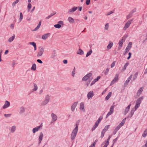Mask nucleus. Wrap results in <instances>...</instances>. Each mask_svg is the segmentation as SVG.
I'll return each instance as SVG.
<instances>
[{
  "label": "nucleus",
  "mask_w": 147,
  "mask_h": 147,
  "mask_svg": "<svg viewBox=\"0 0 147 147\" xmlns=\"http://www.w3.org/2000/svg\"><path fill=\"white\" fill-rule=\"evenodd\" d=\"M63 62L64 64H66L67 63V60H63Z\"/></svg>",
  "instance_id": "obj_62"
},
{
  "label": "nucleus",
  "mask_w": 147,
  "mask_h": 147,
  "mask_svg": "<svg viewBox=\"0 0 147 147\" xmlns=\"http://www.w3.org/2000/svg\"><path fill=\"white\" fill-rule=\"evenodd\" d=\"M10 27L12 29H13L14 28V25L13 24H11L10 25Z\"/></svg>",
  "instance_id": "obj_63"
},
{
  "label": "nucleus",
  "mask_w": 147,
  "mask_h": 147,
  "mask_svg": "<svg viewBox=\"0 0 147 147\" xmlns=\"http://www.w3.org/2000/svg\"><path fill=\"white\" fill-rule=\"evenodd\" d=\"M102 118H103V117H102V116H100L99 118H98V120L97 121H98V122H99L100 123V122L101 121V120L102 119Z\"/></svg>",
  "instance_id": "obj_49"
},
{
  "label": "nucleus",
  "mask_w": 147,
  "mask_h": 147,
  "mask_svg": "<svg viewBox=\"0 0 147 147\" xmlns=\"http://www.w3.org/2000/svg\"><path fill=\"white\" fill-rule=\"evenodd\" d=\"M129 63H126L123 66L124 70L126 69L127 67L129 65Z\"/></svg>",
  "instance_id": "obj_44"
},
{
  "label": "nucleus",
  "mask_w": 147,
  "mask_h": 147,
  "mask_svg": "<svg viewBox=\"0 0 147 147\" xmlns=\"http://www.w3.org/2000/svg\"><path fill=\"white\" fill-rule=\"evenodd\" d=\"M42 127V125L41 124L39 126L36 127L32 129L33 132L34 133H35L36 132L38 131L40 128Z\"/></svg>",
  "instance_id": "obj_15"
},
{
  "label": "nucleus",
  "mask_w": 147,
  "mask_h": 147,
  "mask_svg": "<svg viewBox=\"0 0 147 147\" xmlns=\"http://www.w3.org/2000/svg\"><path fill=\"white\" fill-rule=\"evenodd\" d=\"M10 105L9 102L7 100H6L5 101V104L3 107V109H5L8 107Z\"/></svg>",
  "instance_id": "obj_17"
},
{
  "label": "nucleus",
  "mask_w": 147,
  "mask_h": 147,
  "mask_svg": "<svg viewBox=\"0 0 147 147\" xmlns=\"http://www.w3.org/2000/svg\"><path fill=\"white\" fill-rule=\"evenodd\" d=\"M37 62H38V63H40L41 64V63H42V61L41 60H40L39 59H37Z\"/></svg>",
  "instance_id": "obj_56"
},
{
  "label": "nucleus",
  "mask_w": 147,
  "mask_h": 147,
  "mask_svg": "<svg viewBox=\"0 0 147 147\" xmlns=\"http://www.w3.org/2000/svg\"><path fill=\"white\" fill-rule=\"evenodd\" d=\"M76 127L73 130L71 135V138L72 140H74L76 137L78 130V125H76Z\"/></svg>",
  "instance_id": "obj_1"
},
{
  "label": "nucleus",
  "mask_w": 147,
  "mask_h": 147,
  "mask_svg": "<svg viewBox=\"0 0 147 147\" xmlns=\"http://www.w3.org/2000/svg\"><path fill=\"white\" fill-rule=\"evenodd\" d=\"M90 3V0H86V4L87 5H88Z\"/></svg>",
  "instance_id": "obj_53"
},
{
  "label": "nucleus",
  "mask_w": 147,
  "mask_h": 147,
  "mask_svg": "<svg viewBox=\"0 0 147 147\" xmlns=\"http://www.w3.org/2000/svg\"><path fill=\"white\" fill-rule=\"evenodd\" d=\"M15 38V36L13 35L10 38L8 39L9 42H11Z\"/></svg>",
  "instance_id": "obj_29"
},
{
  "label": "nucleus",
  "mask_w": 147,
  "mask_h": 147,
  "mask_svg": "<svg viewBox=\"0 0 147 147\" xmlns=\"http://www.w3.org/2000/svg\"><path fill=\"white\" fill-rule=\"evenodd\" d=\"M23 18V15L22 13L21 12L20 13V17H19V20L20 22L22 21Z\"/></svg>",
  "instance_id": "obj_34"
},
{
  "label": "nucleus",
  "mask_w": 147,
  "mask_h": 147,
  "mask_svg": "<svg viewBox=\"0 0 147 147\" xmlns=\"http://www.w3.org/2000/svg\"><path fill=\"white\" fill-rule=\"evenodd\" d=\"M105 131H104L102 130L101 132V138H102L104 136V134H105Z\"/></svg>",
  "instance_id": "obj_43"
},
{
  "label": "nucleus",
  "mask_w": 147,
  "mask_h": 147,
  "mask_svg": "<svg viewBox=\"0 0 147 147\" xmlns=\"http://www.w3.org/2000/svg\"><path fill=\"white\" fill-rule=\"evenodd\" d=\"M132 76V75H131L127 80L125 82L124 85L125 86H126L128 84L129 82L131 79Z\"/></svg>",
  "instance_id": "obj_12"
},
{
  "label": "nucleus",
  "mask_w": 147,
  "mask_h": 147,
  "mask_svg": "<svg viewBox=\"0 0 147 147\" xmlns=\"http://www.w3.org/2000/svg\"><path fill=\"white\" fill-rule=\"evenodd\" d=\"M121 127L118 125L114 129L113 131V133L114 134H115L119 130V129Z\"/></svg>",
  "instance_id": "obj_26"
},
{
  "label": "nucleus",
  "mask_w": 147,
  "mask_h": 147,
  "mask_svg": "<svg viewBox=\"0 0 147 147\" xmlns=\"http://www.w3.org/2000/svg\"><path fill=\"white\" fill-rule=\"evenodd\" d=\"M41 24V21H40L39 23L38 24V25L33 30L34 31H35L36 30H37L38 29L40 26Z\"/></svg>",
  "instance_id": "obj_25"
},
{
  "label": "nucleus",
  "mask_w": 147,
  "mask_h": 147,
  "mask_svg": "<svg viewBox=\"0 0 147 147\" xmlns=\"http://www.w3.org/2000/svg\"><path fill=\"white\" fill-rule=\"evenodd\" d=\"M132 20H131L128 21L125 24L124 27H123V29L124 30H126L129 26L130 24L131 23Z\"/></svg>",
  "instance_id": "obj_4"
},
{
  "label": "nucleus",
  "mask_w": 147,
  "mask_h": 147,
  "mask_svg": "<svg viewBox=\"0 0 147 147\" xmlns=\"http://www.w3.org/2000/svg\"><path fill=\"white\" fill-rule=\"evenodd\" d=\"M143 91V88L142 87L140 88L137 93V95L138 96H139L141 94L142 92Z\"/></svg>",
  "instance_id": "obj_18"
},
{
  "label": "nucleus",
  "mask_w": 147,
  "mask_h": 147,
  "mask_svg": "<svg viewBox=\"0 0 147 147\" xmlns=\"http://www.w3.org/2000/svg\"><path fill=\"white\" fill-rule=\"evenodd\" d=\"M78 104L77 102H74L73 104L72 105L71 107V110L72 111H74L77 106Z\"/></svg>",
  "instance_id": "obj_14"
},
{
  "label": "nucleus",
  "mask_w": 147,
  "mask_h": 147,
  "mask_svg": "<svg viewBox=\"0 0 147 147\" xmlns=\"http://www.w3.org/2000/svg\"><path fill=\"white\" fill-rule=\"evenodd\" d=\"M131 49L130 48L127 47L125 50V54L127 53Z\"/></svg>",
  "instance_id": "obj_39"
},
{
  "label": "nucleus",
  "mask_w": 147,
  "mask_h": 147,
  "mask_svg": "<svg viewBox=\"0 0 147 147\" xmlns=\"http://www.w3.org/2000/svg\"><path fill=\"white\" fill-rule=\"evenodd\" d=\"M132 16V14L131 13L129 14L127 16V19L130 18L131 16Z\"/></svg>",
  "instance_id": "obj_51"
},
{
  "label": "nucleus",
  "mask_w": 147,
  "mask_h": 147,
  "mask_svg": "<svg viewBox=\"0 0 147 147\" xmlns=\"http://www.w3.org/2000/svg\"><path fill=\"white\" fill-rule=\"evenodd\" d=\"M142 147H147V140L146 142V144L144 146H143Z\"/></svg>",
  "instance_id": "obj_64"
},
{
  "label": "nucleus",
  "mask_w": 147,
  "mask_h": 147,
  "mask_svg": "<svg viewBox=\"0 0 147 147\" xmlns=\"http://www.w3.org/2000/svg\"><path fill=\"white\" fill-rule=\"evenodd\" d=\"M38 89V86L36 84H34V88H33V90L35 91L37 90Z\"/></svg>",
  "instance_id": "obj_35"
},
{
  "label": "nucleus",
  "mask_w": 147,
  "mask_h": 147,
  "mask_svg": "<svg viewBox=\"0 0 147 147\" xmlns=\"http://www.w3.org/2000/svg\"><path fill=\"white\" fill-rule=\"evenodd\" d=\"M43 138V134L41 133L40 134L39 137V142L40 143L42 139Z\"/></svg>",
  "instance_id": "obj_24"
},
{
  "label": "nucleus",
  "mask_w": 147,
  "mask_h": 147,
  "mask_svg": "<svg viewBox=\"0 0 147 147\" xmlns=\"http://www.w3.org/2000/svg\"><path fill=\"white\" fill-rule=\"evenodd\" d=\"M128 55H129V56L127 58V59H129L131 57V53L130 52H129L128 53Z\"/></svg>",
  "instance_id": "obj_59"
},
{
  "label": "nucleus",
  "mask_w": 147,
  "mask_h": 147,
  "mask_svg": "<svg viewBox=\"0 0 147 147\" xmlns=\"http://www.w3.org/2000/svg\"><path fill=\"white\" fill-rule=\"evenodd\" d=\"M30 45H32L34 47V50L35 51L36 49V43L34 42H29Z\"/></svg>",
  "instance_id": "obj_22"
},
{
  "label": "nucleus",
  "mask_w": 147,
  "mask_h": 147,
  "mask_svg": "<svg viewBox=\"0 0 147 147\" xmlns=\"http://www.w3.org/2000/svg\"><path fill=\"white\" fill-rule=\"evenodd\" d=\"M99 123V122L97 121L95 123L94 125V127L92 129V130H94L98 126Z\"/></svg>",
  "instance_id": "obj_28"
},
{
  "label": "nucleus",
  "mask_w": 147,
  "mask_h": 147,
  "mask_svg": "<svg viewBox=\"0 0 147 147\" xmlns=\"http://www.w3.org/2000/svg\"><path fill=\"white\" fill-rule=\"evenodd\" d=\"M32 7V5L31 4L29 3L28 5V11L31 9Z\"/></svg>",
  "instance_id": "obj_42"
},
{
  "label": "nucleus",
  "mask_w": 147,
  "mask_h": 147,
  "mask_svg": "<svg viewBox=\"0 0 147 147\" xmlns=\"http://www.w3.org/2000/svg\"><path fill=\"white\" fill-rule=\"evenodd\" d=\"M51 117L53 119V120L54 121H56L57 119V117L56 115L53 113L51 114Z\"/></svg>",
  "instance_id": "obj_19"
},
{
  "label": "nucleus",
  "mask_w": 147,
  "mask_h": 147,
  "mask_svg": "<svg viewBox=\"0 0 147 147\" xmlns=\"http://www.w3.org/2000/svg\"><path fill=\"white\" fill-rule=\"evenodd\" d=\"M68 20L71 23H74V19L71 17L68 18Z\"/></svg>",
  "instance_id": "obj_20"
},
{
  "label": "nucleus",
  "mask_w": 147,
  "mask_h": 147,
  "mask_svg": "<svg viewBox=\"0 0 147 147\" xmlns=\"http://www.w3.org/2000/svg\"><path fill=\"white\" fill-rule=\"evenodd\" d=\"M118 76L119 75L118 74H116L115 75L114 79L111 81L110 85H113L115 82L117 81L118 79Z\"/></svg>",
  "instance_id": "obj_8"
},
{
  "label": "nucleus",
  "mask_w": 147,
  "mask_h": 147,
  "mask_svg": "<svg viewBox=\"0 0 147 147\" xmlns=\"http://www.w3.org/2000/svg\"><path fill=\"white\" fill-rule=\"evenodd\" d=\"M109 27V24L108 23L106 24L105 27V29L106 30H108Z\"/></svg>",
  "instance_id": "obj_41"
},
{
  "label": "nucleus",
  "mask_w": 147,
  "mask_h": 147,
  "mask_svg": "<svg viewBox=\"0 0 147 147\" xmlns=\"http://www.w3.org/2000/svg\"><path fill=\"white\" fill-rule=\"evenodd\" d=\"M113 13V12L112 11H111L110 12H108L107 13V15H110L111 14H112Z\"/></svg>",
  "instance_id": "obj_55"
},
{
  "label": "nucleus",
  "mask_w": 147,
  "mask_h": 147,
  "mask_svg": "<svg viewBox=\"0 0 147 147\" xmlns=\"http://www.w3.org/2000/svg\"><path fill=\"white\" fill-rule=\"evenodd\" d=\"M77 9V7L74 6L72 8L70 9L67 11V13L71 14L76 11Z\"/></svg>",
  "instance_id": "obj_6"
},
{
  "label": "nucleus",
  "mask_w": 147,
  "mask_h": 147,
  "mask_svg": "<svg viewBox=\"0 0 147 147\" xmlns=\"http://www.w3.org/2000/svg\"><path fill=\"white\" fill-rule=\"evenodd\" d=\"M113 45V43L112 42H110L107 46L108 49H110L111 48Z\"/></svg>",
  "instance_id": "obj_27"
},
{
  "label": "nucleus",
  "mask_w": 147,
  "mask_h": 147,
  "mask_svg": "<svg viewBox=\"0 0 147 147\" xmlns=\"http://www.w3.org/2000/svg\"><path fill=\"white\" fill-rule=\"evenodd\" d=\"M95 144H96L94 142L92 144H91V146H90L89 147H94Z\"/></svg>",
  "instance_id": "obj_58"
},
{
  "label": "nucleus",
  "mask_w": 147,
  "mask_h": 147,
  "mask_svg": "<svg viewBox=\"0 0 147 147\" xmlns=\"http://www.w3.org/2000/svg\"><path fill=\"white\" fill-rule=\"evenodd\" d=\"M16 129V127L15 126H13L11 129V131L13 132Z\"/></svg>",
  "instance_id": "obj_36"
},
{
  "label": "nucleus",
  "mask_w": 147,
  "mask_h": 147,
  "mask_svg": "<svg viewBox=\"0 0 147 147\" xmlns=\"http://www.w3.org/2000/svg\"><path fill=\"white\" fill-rule=\"evenodd\" d=\"M131 106V104H129L128 107L126 108L125 109V111L124 112V114L126 115L127 113L129 111V110Z\"/></svg>",
  "instance_id": "obj_21"
},
{
  "label": "nucleus",
  "mask_w": 147,
  "mask_h": 147,
  "mask_svg": "<svg viewBox=\"0 0 147 147\" xmlns=\"http://www.w3.org/2000/svg\"><path fill=\"white\" fill-rule=\"evenodd\" d=\"M11 115V114H4V115L6 117H9Z\"/></svg>",
  "instance_id": "obj_57"
},
{
  "label": "nucleus",
  "mask_w": 147,
  "mask_h": 147,
  "mask_svg": "<svg viewBox=\"0 0 147 147\" xmlns=\"http://www.w3.org/2000/svg\"><path fill=\"white\" fill-rule=\"evenodd\" d=\"M109 127V125H107L105 127L104 129L103 130L105 132H106L108 129Z\"/></svg>",
  "instance_id": "obj_40"
},
{
  "label": "nucleus",
  "mask_w": 147,
  "mask_h": 147,
  "mask_svg": "<svg viewBox=\"0 0 147 147\" xmlns=\"http://www.w3.org/2000/svg\"><path fill=\"white\" fill-rule=\"evenodd\" d=\"M114 107V105H112L111 107L109 112L107 113V115L106 117V118L113 113V112Z\"/></svg>",
  "instance_id": "obj_5"
},
{
  "label": "nucleus",
  "mask_w": 147,
  "mask_h": 147,
  "mask_svg": "<svg viewBox=\"0 0 147 147\" xmlns=\"http://www.w3.org/2000/svg\"><path fill=\"white\" fill-rule=\"evenodd\" d=\"M143 97L142 96L139 98L137 99L136 102V105L135 107V110H136L139 107L141 103V101L143 100Z\"/></svg>",
  "instance_id": "obj_2"
},
{
  "label": "nucleus",
  "mask_w": 147,
  "mask_h": 147,
  "mask_svg": "<svg viewBox=\"0 0 147 147\" xmlns=\"http://www.w3.org/2000/svg\"><path fill=\"white\" fill-rule=\"evenodd\" d=\"M94 92L93 91H91L89 92L87 94L88 98L89 99L92 98L94 96Z\"/></svg>",
  "instance_id": "obj_11"
},
{
  "label": "nucleus",
  "mask_w": 147,
  "mask_h": 147,
  "mask_svg": "<svg viewBox=\"0 0 147 147\" xmlns=\"http://www.w3.org/2000/svg\"><path fill=\"white\" fill-rule=\"evenodd\" d=\"M132 43L131 42H129L127 47L131 48L132 47Z\"/></svg>",
  "instance_id": "obj_48"
},
{
  "label": "nucleus",
  "mask_w": 147,
  "mask_h": 147,
  "mask_svg": "<svg viewBox=\"0 0 147 147\" xmlns=\"http://www.w3.org/2000/svg\"><path fill=\"white\" fill-rule=\"evenodd\" d=\"M138 75V72H136L135 74L134 75V80H135L136 78L137 77Z\"/></svg>",
  "instance_id": "obj_46"
},
{
  "label": "nucleus",
  "mask_w": 147,
  "mask_h": 147,
  "mask_svg": "<svg viewBox=\"0 0 147 147\" xmlns=\"http://www.w3.org/2000/svg\"><path fill=\"white\" fill-rule=\"evenodd\" d=\"M49 96L48 95H47L45 99L42 102L41 105L43 106L46 105L49 101Z\"/></svg>",
  "instance_id": "obj_3"
},
{
  "label": "nucleus",
  "mask_w": 147,
  "mask_h": 147,
  "mask_svg": "<svg viewBox=\"0 0 147 147\" xmlns=\"http://www.w3.org/2000/svg\"><path fill=\"white\" fill-rule=\"evenodd\" d=\"M126 119V118H125V119H123L122 121L119 125L121 127V126H123V125L124 124L125 121V120Z\"/></svg>",
  "instance_id": "obj_31"
},
{
  "label": "nucleus",
  "mask_w": 147,
  "mask_h": 147,
  "mask_svg": "<svg viewBox=\"0 0 147 147\" xmlns=\"http://www.w3.org/2000/svg\"><path fill=\"white\" fill-rule=\"evenodd\" d=\"M92 74L91 73L87 74L86 75L84 76L82 79L83 81H86L89 78H90L92 76Z\"/></svg>",
  "instance_id": "obj_7"
},
{
  "label": "nucleus",
  "mask_w": 147,
  "mask_h": 147,
  "mask_svg": "<svg viewBox=\"0 0 147 147\" xmlns=\"http://www.w3.org/2000/svg\"><path fill=\"white\" fill-rule=\"evenodd\" d=\"M100 76H98L97 77V78H96L94 80L96 82L98 81V80L100 79Z\"/></svg>",
  "instance_id": "obj_50"
},
{
  "label": "nucleus",
  "mask_w": 147,
  "mask_h": 147,
  "mask_svg": "<svg viewBox=\"0 0 147 147\" xmlns=\"http://www.w3.org/2000/svg\"><path fill=\"white\" fill-rule=\"evenodd\" d=\"M75 69H74L72 72V76L73 77H74V75L75 74Z\"/></svg>",
  "instance_id": "obj_54"
},
{
  "label": "nucleus",
  "mask_w": 147,
  "mask_h": 147,
  "mask_svg": "<svg viewBox=\"0 0 147 147\" xmlns=\"http://www.w3.org/2000/svg\"><path fill=\"white\" fill-rule=\"evenodd\" d=\"M19 0H16V1L12 3V5L13 6H14L19 1Z\"/></svg>",
  "instance_id": "obj_47"
},
{
  "label": "nucleus",
  "mask_w": 147,
  "mask_h": 147,
  "mask_svg": "<svg viewBox=\"0 0 147 147\" xmlns=\"http://www.w3.org/2000/svg\"><path fill=\"white\" fill-rule=\"evenodd\" d=\"M77 53L78 54L82 55L84 53L83 51L81 49H79Z\"/></svg>",
  "instance_id": "obj_30"
},
{
  "label": "nucleus",
  "mask_w": 147,
  "mask_h": 147,
  "mask_svg": "<svg viewBox=\"0 0 147 147\" xmlns=\"http://www.w3.org/2000/svg\"><path fill=\"white\" fill-rule=\"evenodd\" d=\"M92 53V50H90L89 52H88L87 53L86 55V57H88V56L90 55Z\"/></svg>",
  "instance_id": "obj_37"
},
{
  "label": "nucleus",
  "mask_w": 147,
  "mask_h": 147,
  "mask_svg": "<svg viewBox=\"0 0 147 147\" xmlns=\"http://www.w3.org/2000/svg\"><path fill=\"white\" fill-rule=\"evenodd\" d=\"M116 61H113L111 64V68H113L115 65Z\"/></svg>",
  "instance_id": "obj_45"
},
{
  "label": "nucleus",
  "mask_w": 147,
  "mask_h": 147,
  "mask_svg": "<svg viewBox=\"0 0 147 147\" xmlns=\"http://www.w3.org/2000/svg\"><path fill=\"white\" fill-rule=\"evenodd\" d=\"M125 41V40L123 38L119 41L118 49L119 50H120L121 49L123 44V43Z\"/></svg>",
  "instance_id": "obj_10"
},
{
  "label": "nucleus",
  "mask_w": 147,
  "mask_h": 147,
  "mask_svg": "<svg viewBox=\"0 0 147 147\" xmlns=\"http://www.w3.org/2000/svg\"><path fill=\"white\" fill-rule=\"evenodd\" d=\"M44 51V49L43 48H41L40 49L38 53L37 56L38 57H40L42 55Z\"/></svg>",
  "instance_id": "obj_9"
},
{
  "label": "nucleus",
  "mask_w": 147,
  "mask_h": 147,
  "mask_svg": "<svg viewBox=\"0 0 147 147\" xmlns=\"http://www.w3.org/2000/svg\"><path fill=\"white\" fill-rule=\"evenodd\" d=\"M80 109L82 111L84 112L85 111L84 104L83 102H81L80 103Z\"/></svg>",
  "instance_id": "obj_13"
},
{
  "label": "nucleus",
  "mask_w": 147,
  "mask_h": 147,
  "mask_svg": "<svg viewBox=\"0 0 147 147\" xmlns=\"http://www.w3.org/2000/svg\"><path fill=\"white\" fill-rule=\"evenodd\" d=\"M82 7L79 6L77 7V8L78 9V10L80 11H82Z\"/></svg>",
  "instance_id": "obj_60"
},
{
  "label": "nucleus",
  "mask_w": 147,
  "mask_h": 147,
  "mask_svg": "<svg viewBox=\"0 0 147 147\" xmlns=\"http://www.w3.org/2000/svg\"><path fill=\"white\" fill-rule=\"evenodd\" d=\"M36 66L35 64L32 65L31 68V69L33 70H35L36 69Z\"/></svg>",
  "instance_id": "obj_32"
},
{
  "label": "nucleus",
  "mask_w": 147,
  "mask_h": 147,
  "mask_svg": "<svg viewBox=\"0 0 147 147\" xmlns=\"http://www.w3.org/2000/svg\"><path fill=\"white\" fill-rule=\"evenodd\" d=\"M54 26L55 28H60L61 27V25L59 24H55L54 25Z\"/></svg>",
  "instance_id": "obj_38"
},
{
  "label": "nucleus",
  "mask_w": 147,
  "mask_h": 147,
  "mask_svg": "<svg viewBox=\"0 0 147 147\" xmlns=\"http://www.w3.org/2000/svg\"><path fill=\"white\" fill-rule=\"evenodd\" d=\"M31 20V18L30 17H28L26 19V20L28 21H30Z\"/></svg>",
  "instance_id": "obj_61"
},
{
  "label": "nucleus",
  "mask_w": 147,
  "mask_h": 147,
  "mask_svg": "<svg viewBox=\"0 0 147 147\" xmlns=\"http://www.w3.org/2000/svg\"><path fill=\"white\" fill-rule=\"evenodd\" d=\"M50 35V34L49 33H47L44 34L42 36V38L43 40H46L49 37Z\"/></svg>",
  "instance_id": "obj_16"
},
{
  "label": "nucleus",
  "mask_w": 147,
  "mask_h": 147,
  "mask_svg": "<svg viewBox=\"0 0 147 147\" xmlns=\"http://www.w3.org/2000/svg\"><path fill=\"white\" fill-rule=\"evenodd\" d=\"M2 50H0V62H1L2 61L1 55V53H2Z\"/></svg>",
  "instance_id": "obj_52"
},
{
  "label": "nucleus",
  "mask_w": 147,
  "mask_h": 147,
  "mask_svg": "<svg viewBox=\"0 0 147 147\" xmlns=\"http://www.w3.org/2000/svg\"><path fill=\"white\" fill-rule=\"evenodd\" d=\"M112 92H110L107 95V96H106L105 98V100H108L110 98L111 96Z\"/></svg>",
  "instance_id": "obj_23"
},
{
  "label": "nucleus",
  "mask_w": 147,
  "mask_h": 147,
  "mask_svg": "<svg viewBox=\"0 0 147 147\" xmlns=\"http://www.w3.org/2000/svg\"><path fill=\"white\" fill-rule=\"evenodd\" d=\"M147 135V129H146L142 135V137H144Z\"/></svg>",
  "instance_id": "obj_33"
}]
</instances>
